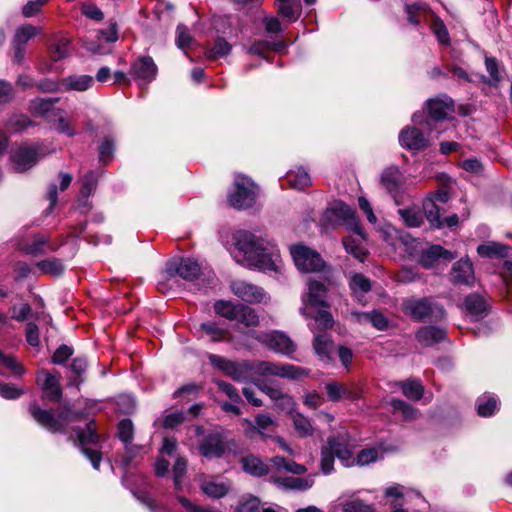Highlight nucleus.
Segmentation results:
<instances>
[{"label":"nucleus","instance_id":"54","mask_svg":"<svg viewBox=\"0 0 512 512\" xmlns=\"http://www.w3.org/2000/svg\"><path fill=\"white\" fill-rule=\"evenodd\" d=\"M343 512H374V507L361 499H352L341 502Z\"/></svg>","mask_w":512,"mask_h":512},{"label":"nucleus","instance_id":"62","mask_svg":"<svg viewBox=\"0 0 512 512\" xmlns=\"http://www.w3.org/2000/svg\"><path fill=\"white\" fill-rule=\"evenodd\" d=\"M72 354H73L72 347L63 344L56 349V351L54 352V354L52 356L51 361L53 364L62 365L68 360L69 357L72 356Z\"/></svg>","mask_w":512,"mask_h":512},{"label":"nucleus","instance_id":"25","mask_svg":"<svg viewBox=\"0 0 512 512\" xmlns=\"http://www.w3.org/2000/svg\"><path fill=\"white\" fill-rule=\"evenodd\" d=\"M241 462L243 470L253 476L261 477L273 471L271 463L266 464L262 459L254 455L244 457Z\"/></svg>","mask_w":512,"mask_h":512},{"label":"nucleus","instance_id":"57","mask_svg":"<svg viewBox=\"0 0 512 512\" xmlns=\"http://www.w3.org/2000/svg\"><path fill=\"white\" fill-rule=\"evenodd\" d=\"M379 457V452L376 448H366L361 450L356 458H353L354 464L359 466L368 465L375 462Z\"/></svg>","mask_w":512,"mask_h":512},{"label":"nucleus","instance_id":"4","mask_svg":"<svg viewBox=\"0 0 512 512\" xmlns=\"http://www.w3.org/2000/svg\"><path fill=\"white\" fill-rule=\"evenodd\" d=\"M403 312L415 321H440L445 309L431 297L408 298L402 303Z\"/></svg>","mask_w":512,"mask_h":512},{"label":"nucleus","instance_id":"45","mask_svg":"<svg viewBox=\"0 0 512 512\" xmlns=\"http://www.w3.org/2000/svg\"><path fill=\"white\" fill-rule=\"evenodd\" d=\"M2 367L11 371L14 376H21L25 373L23 366L11 355H5L0 351V375H4Z\"/></svg>","mask_w":512,"mask_h":512},{"label":"nucleus","instance_id":"5","mask_svg":"<svg viewBox=\"0 0 512 512\" xmlns=\"http://www.w3.org/2000/svg\"><path fill=\"white\" fill-rule=\"evenodd\" d=\"M308 373L301 367L292 364H277L269 361L250 362V378L257 377H280L289 379H298L307 376Z\"/></svg>","mask_w":512,"mask_h":512},{"label":"nucleus","instance_id":"17","mask_svg":"<svg viewBox=\"0 0 512 512\" xmlns=\"http://www.w3.org/2000/svg\"><path fill=\"white\" fill-rule=\"evenodd\" d=\"M11 160L16 171L24 172L37 162V149L35 147H20L12 154Z\"/></svg>","mask_w":512,"mask_h":512},{"label":"nucleus","instance_id":"29","mask_svg":"<svg viewBox=\"0 0 512 512\" xmlns=\"http://www.w3.org/2000/svg\"><path fill=\"white\" fill-rule=\"evenodd\" d=\"M94 83V79L89 75H74L66 77L62 80L61 86L65 91L75 90V91H86L89 89Z\"/></svg>","mask_w":512,"mask_h":512},{"label":"nucleus","instance_id":"31","mask_svg":"<svg viewBox=\"0 0 512 512\" xmlns=\"http://www.w3.org/2000/svg\"><path fill=\"white\" fill-rule=\"evenodd\" d=\"M352 316L355 317L359 323L370 322L379 330H384L388 326L386 317L377 311L353 312Z\"/></svg>","mask_w":512,"mask_h":512},{"label":"nucleus","instance_id":"14","mask_svg":"<svg viewBox=\"0 0 512 512\" xmlns=\"http://www.w3.org/2000/svg\"><path fill=\"white\" fill-rule=\"evenodd\" d=\"M231 290L237 297L248 303H261L266 299L262 288L243 280L233 281Z\"/></svg>","mask_w":512,"mask_h":512},{"label":"nucleus","instance_id":"2","mask_svg":"<svg viewBox=\"0 0 512 512\" xmlns=\"http://www.w3.org/2000/svg\"><path fill=\"white\" fill-rule=\"evenodd\" d=\"M326 215L331 217L336 223L345 225L350 232L358 236L357 239L352 236L345 237L343 245L347 253L363 262L367 255L365 247L361 244V241L365 240V234L360 226L356 212L350 206L339 202L329 208L326 211Z\"/></svg>","mask_w":512,"mask_h":512},{"label":"nucleus","instance_id":"46","mask_svg":"<svg viewBox=\"0 0 512 512\" xmlns=\"http://www.w3.org/2000/svg\"><path fill=\"white\" fill-rule=\"evenodd\" d=\"M39 33V28L30 24L23 25L16 30L13 42L14 44L24 46L31 38H33Z\"/></svg>","mask_w":512,"mask_h":512},{"label":"nucleus","instance_id":"6","mask_svg":"<svg viewBox=\"0 0 512 512\" xmlns=\"http://www.w3.org/2000/svg\"><path fill=\"white\" fill-rule=\"evenodd\" d=\"M257 192V186L250 179L237 176L235 190L228 195V201L231 206L237 209L250 208L256 202Z\"/></svg>","mask_w":512,"mask_h":512},{"label":"nucleus","instance_id":"39","mask_svg":"<svg viewBox=\"0 0 512 512\" xmlns=\"http://www.w3.org/2000/svg\"><path fill=\"white\" fill-rule=\"evenodd\" d=\"M293 425L297 434L302 438H307L314 434V427L310 419L301 413L293 415Z\"/></svg>","mask_w":512,"mask_h":512},{"label":"nucleus","instance_id":"41","mask_svg":"<svg viewBox=\"0 0 512 512\" xmlns=\"http://www.w3.org/2000/svg\"><path fill=\"white\" fill-rule=\"evenodd\" d=\"M227 376L238 382H245L250 379V362L240 361L233 362Z\"/></svg>","mask_w":512,"mask_h":512},{"label":"nucleus","instance_id":"27","mask_svg":"<svg viewBox=\"0 0 512 512\" xmlns=\"http://www.w3.org/2000/svg\"><path fill=\"white\" fill-rule=\"evenodd\" d=\"M271 468L275 472H289L295 475L304 474L307 469L304 465L298 464L293 460H288L281 456H275L270 459Z\"/></svg>","mask_w":512,"mask_h":512},{"label":"nucleus","instance_id":"56","mask_svg":"<svg viewBox=\"0 0 512 512\" xmlns=\"http://www.w3.org/2000/svg\"><path fill=\"white\" fill-rule=\"evenodd\" d=\"M246 423L251 426L252 431H257L261 435H264V431L274 425L273 419L268 414H258L255 417V426L250 421H246Z\"/></svg>","mask_w":512,"mask_h":512},{"label":"nucleus","instance_id":"9","mask_svg":"<svg viewBox=\"0 0 512 512\" xmlns=\"http://www.w3.org/2000/svg\"><path fill=\"white\" fill-rule=\"evenodd\" d=\"M307 292L302 296L303 306L300 308V313L306 318H311L312 315L308 312V308H328L329 303L327 300L328 287L324 282L309 280L307 284Z\"/></svg>","mask_w":512,"mask_h":512},{"label":"nucleus","instance_id":"51","mask_svg":"<svg viewBox=\"0 0 512 512\" xmlns=\"http://www.w3.org/2000/svg\"><path fill=\"white\" fill-rule=\"evenodd\" d=\"M394 411L401 412L405 420H414L418 416V410L400 399H392L390 402Z\"/></svg>","mask_w":512,"mask_h":512},{"label":"nucleus","instance_id":"59","mask_svg":"<svg viewBox=\"0 0 512 512\" xmlns=\"http://www.w3.org/2000/svg\"><path fill=\"white\" fill-rule=\"evenodd\" d=\"M37 267L46 274L59 275L63 272V265L58 259H47L37 263Z\"/></svg>","mask_w":512,"mask_h":512},{"label":"nucleus","instance_id":"36","mask_svg":"<svg viewBox=\"0 0 512 512\" xmlns=\"http://www.w3.org/2000/svg\"><path fill=\"white\" fill-rule=\"evenodd\" d=\"M464 307L471 317H479L486 311V302L483 297L471 294L465 298Z\"/></svg>","mask_w":512,"mask_h":512},{"label":"nucleus","instance_id":"28","mask_svg":"<svg viewBox=\"0 0 512 512\" xmlns=\"http://www.w3.org/2000/svg\"><path fill=\"white\" fill-rule=\"evenodd\" d=\"M380 182L390 194L395 195L402 184V175L398 168L390 167L383 171Z\"/></svg>","mask_w":512,"mask_h":512},{"label":"nucleus","instance_id":"35","mask_svg":"<svg viewBox=\"0 0 512 512\" xmlns=\"http://www.w3.org/2000/svg\"><path fill=\"white\" fill-rule=\"evenodd\" d=\"M22 249L32 256H40L50 250H54L55 247L48 242L47 237L38 235L33 239L31 244L23 247Z\"/></svg>","mask_w":512,"mask_h":512},{"label":"nucleus","instance_id":"16","mask_svg":"<svg viewBox=\"0 0 512 512\" xmlns=\"http://www.w3.org/2000/svg\"><path fill=\"white\" fill-rule=\"evenodd\" d=\"M130 73L135 79L148 83L155 78L157 66L151 57L143 56L133 62Z\"/></svg>","mask_w":512,"mask_h":512},{"label":"nucleus","instance_id":"13","mask_svg":"<svg viewBox=\"0 0 512 512\" xmlns=\"http://www.w3.org/2000/svg\"><path fill=\"white\" fill-rule=\"evenodd\" d=\"M226 449V442L221 433H210L199 444V453L208 459L222 457Z\"/></svg>","mask_w":512,"mask_h":512},{"label":"nucleus","instance_id":"58","mask_svg":"<svg viewBox=\"0 0 512 512\" xmlns=\"http://www.w3.org/2000/svg\"><path fill=\"white\" fill-rule=\"evenodd\" d=\"M187 460L183 457H178L173 466V479L176 490H181L182 478L186 474Z\"/></svg>","mask_w":512,"mask_h":512},{"label":"nucleus","instance_id":"43","mask_svg":"<svg viewBox=\"0 0 512 512\" xmlns=\"http://www.w3.org/2000/svg\"><path fill=\"white\" fill-rule=\"evenodd\" d=\"M423 210L424 213L430 222V224L434 227L443 226V222L440 216V208L436 205L433 199H426L423 202Z\"/></svg>","mask_w":512,"mask_h":512},{"label":"nucleus","instance_id":"61","mask_svg":"<svg viewBox=\"0 0 512 512\" xmlns=\"http://www.w3.org/2000/svg\"><path fill=\"white\" fill-rule=\"evenodd\" d=\"M254 383L263 393L275 402L279 401L284 394L279 388L270 386L260 379H255Z\"/></svg>","mask_w":512,"mask_h":512},{"label":"nucleus","instance_id":"60","mask_svg":"<svg viewBox=\"0 0 512 512\" xmlns=\"http://www.w3.org/2000/svg\"><path fill=\"white\" fill-rule=\"evenodd\" d=\"M97 178L94 172H88L82 179L80 193L83 197H89L96 189Z\"/></svg>","mask_w":512,"mask_h":512},{"label":"nucleus","instance_id":"44","mask_svg":"<svg viewBox=\"0 0 512 512\" xmlns=\"http://www.w3.org/2000/svg\"><path fill=\"white\" fill-rule=\"evenodd\" d=\"M350 288L355 296L367 293L371 290V281L362 274L356 273L350 279Z\"/></svg>","mask_w":512,"mask_h":512},{"label":"nucleus","instance_id":"3","mask_svg":"<svg viewBox=\"0 0 512 512\" xmlns=\"http://www.w3.org/2000/svg\"><path fill=\"white\" fill-rule=\"evenodd\" d=\"M320 456V469L325 475L332 473L334 470L335 457L345 467L353 466V451L348 433L344 431L329 436L326 443L321 447Z\"/></svg>","mask_w":512,"mask_h":512},{"label":"nucleus","instance_id":"7","mask_svg":"<svg viewBox=\"0 0 512 512\" xmlns=\"http://www.w3.org/2000/svg\"><path fill=\"white\" fill-rule=\"evenodd\" d=\"M291 256L296 267L303 272H319L325 267V262L321 255L311 248L297 244L290 248Z\"/></svg>","mask_w":512,"mask_h":512},{"label":"nucleus","instance_id":"1","mask_svg":"<svg viewBox=\"0 0 512 512\" xmlns=\"http://www.w3.org/2000/svg\"><path fill=\"white\" fill-rule=\"evenodd\" d=\"M234 240V258L238 263L264 271L277 270L280 255L275 245L248 231H238Z\"/></svg>","mask_w":512,"mask_h":512},{"label":"nucleus","instance_id":"30","mask_svg":"<svg viewBox=\"0 0 512 512\" xmlns=\"http://www.w3.org/2000/svg\"><path fill=\"white\" fill-rule=\"evenodd\" d=\"M510 247L498 242H488L479 245L477 252L481 257L486 258H506L508 257Z\"/></svg>","mask_w":512,"mask_h":512},{"label":"nucleus","instance_id":"26","mask_svg":"<svg viewBox=\"0 0 512 512\" xmlns=\"http://www.w3.org/2000/svg\"><path fill=\"white\" fill-rule=\"evenodd\" d=\"M333 347L334 343L329 335L319 334L315 336L313 348L322 361L327 363L332 361Z\"/></svg>","mask_w":512,"mask_h":512},{"label":"nucleus","instance_id":"15","mask_svg":"<svg viewBox=\"0 0 512 512\" xmlns=\"http://www.w3.org/2000/svg\"><path fill=\"white\" fill-rule=\"evenodd\" d=\"M399 143L408 150H422L429 144L428 138L416 127H406L399 134Z\"/></svg>","mask_w":512,"mask_h":512},{"label":"nucleus","instance_id":"20","mask_svg":"<svg viewBox=\"0 0 512 512\" xmlns=\"http://www.w3.org/2000/svg\"><path fill=\"white\" fill-rule=\"evenodd\" d=\"M451 281L454 284L471 285L474 282V271L472 263L466 260H460L453 265L451 271Z\"/></svg>","mask_w":512,"mask_h":512},{"label":"nucleus","instance_id":"19","mask_svg":"<svg viewBox=\"0 0 512 512\" xmlns=\"http://www.w3.org/2000/svg\"><path fill=\"white\" fill-rule=\"evenodd\" d=\"M429 116L432 120L440 121L445 119L454 110V103L451 98L444 96L427 101Z\"/></svg>","mask_w":512,"mask_h":512},{"label":"nucleus","instance_id":"42","mask_svg":"<svg viewBox=\"0 0 512 512\" xmlns=\"http://www.w3.org/2000/svg\"><path fill=\"white\" fill-rule=\"evenodd\" d=\"M50 58L60 61L70 55V42L67 38H60L49 48Z\"/></svg>","mask_w":512,"mask_h":512},{"label":"nucleus","instance_id":"49","mask_svg":"<svg viewBox=\"0 0 512 512\" xmlns=\"http://www.w3.org/2000/svg\"><path fill=\"white\" fill-rule=\"evenodd\" d=\"M201 329L211 337L213 342H220L227 339L229 334L227 329L219 327L215 322H206L200 325Z\"/></svg>","mask_w":512,"mask_h":512},{"label":"nucleus","instance_id":"24","mask_svg":"<svg viewBox=\"0 0 512 512\" xmlns=\"http://www.w3.org/2000/svg\"><path fill=\"white\" fill-rule=\"evenodd\" d=\"M58 98H36L30 102L29 110L37 117L50 119V115H57L54 104L58 102Z\"/></svg>","mask_w":512,"mask_h":512},{"label":"nucleus","instance_id":"23","mask_svg":"<svg viewBox=\"0 0 512 512\" xmlns=\"http://www.w3.org/2000/svg\"><path fill=\"white\" fill-rule=\"evenodd\" d=\"M325 390L328 398L333 402H338L342 399L354 400L357 398L356 392L347 384L331 381L326 383Z\"/></svg>","mask_w":512,"mask_h":512},{"label":"nucleus","instance_id":"33","mask_svg":"<svg viewBox=\"0 0 512 512\" xmlns=\"http://www.w3.org/2000/svg\"><path fill=\"white\" fill-rule=\"evenodd\" d=\"M286 181L291 187L298 190H304L311 183L310 176L302 168L287 172Z\"/></svg>","mask_w":512,"mask_h":512},{"label":"nucleus","instance_id":"37","mask_svg":"<svg viewBox=\"0 0 512 512\" xmlns=\"http://www.w3.org/2000/svg\"><path fill=\"white\" fill-rule=\"evenodd\" d=\"M400 387L402 389L403 394L411 400L418 401L422 398L424 393V386L421 381L417 379H408L406 381L401 382Z\"/></svg>","mask_w":512,"mask_h":512},{"label":"nucleus","instance_id":"64","mask_svg":"<svg viewBox=\"0 0 512 512\" xmlns=\"http://www.w3.org/2000/svg\"><path fill=\"white\" fill-rule=\"evenodd\" d=\"M260 501L258 498L250 496L240 501L237 512H258Z\"/></svg>","mask_w":512,"mask_h":512},{"label":"nucleus","instance_id":"34","mask_svg":"<svg viewBox=\"0 0 512 512\" xmlns=\"http://www.w3.org/2000/svg\"><path fill=\"white\" fill-rule=\"evenodd\" d=\"M279 13L290 22H295L300 15L298 0H276Z\"/></svg>","mask_w":512,"mask_h":512},{"label":"nucleus","instance_id":"21","mask_svg":"<svg viewBox=\"0 0 512 512\" xmlns=\"http://www.w3.org/2000/svg\"><path fill=\"white\" fill-rule=\"evenodd\" d=\"M456 257L457 255L451 251L446 250L439 245H433L422 253L420 263L425 268H432L441 258L450 261Z\"/></svg>","mask_w":512,"mask_h":512},{"label":"nucleus","instance_id":"18","mask_svg":"<svg viewBox=\"0 0 512 512\" xmlns=\"http://www.w3.org/2000/svg\"><path fill=\"white\" fill-rule=\"evenodd\" d=\"M29 412L33 419L51 432H59L63 430L62 423L54 417L51 411L39 408L36 403L29 406Z\"/></svg>","mask_w":512,"mask_h":512},{"label":"nucleus","instance_id":"50","mask_svg":"<svg viewBox=\"0 0 512 512\" xmlns=\"http://www.w3.org/2000/svg\"><path fill=\"white\" fill-rule=\"evenodd\" d=\"M231 51V45L223 38H217L212 48L206 52L209 59L216 60L228 55Z\"/></svg>","mask_w":512,"mask_h":512},{"label":"nucleus","instance_id":"11","mask_svg":"<svg viewBox=\"0 0 512 512\" xmlns=\"http://www.w3.org/2000/svg\"><path fill=\"white\" fill-rule=\"evenodd\" d=\"M79 445L82 453L90 460L94 469L98 470L101 462V453L98 450L87 447L88 444H96L99 441V435L96 432L94 422L87 424L86 428L78 434Z\"/></svg>","mask_w":512,"mask_h":512},{"label":"nucleus","instance_id":"22","mask_svg":"<svg viewBox=\"0 0 512 512\" xmlns=\"http://www.w3.org/2000/svg\"><path fill=\"white\" fill-rule=\"evenodd\" d=\"M446 337V330L436 326L421 327L416 333L417 341L425 347L432 346Z\"/></svg>","mask_w":512,"mask_h":512},{"label":"nucleus","instance_id":"32","mask_svg":"<svg viewBox=\"0 0 512 512\" xmlns=\"http://www.w3.org/2000/svg\"><path fill=\"white\" fill-rule=\"evenodd\" d=\"M200 488L204 494L212 498H221L225 496L229 490V484L225 482H216L213 480H205L200 484Z\"/></svg>","mask_w":512,"mask_h":512},{"label":"nucleus","instance_id":"10","mask_svg":"<svg viewBox=\"0 0 512 512\" xmlns=\"http://www.w3.org/2000/svg\"><path fill=\"white\" fill-rule=\"evenodd\" d=\"M61 375L57 371L41 370L37 373L36 382L43 391V397L51 402H59L62 398L60 387Z\"/></svg>","mask_w":512,"mask_h":512},{"label":"nucleus","instance_id":"52","mask_svg":"<svg viewBox=\"0 0 512 512\" xmlns=\"http://www.w3.org/2000/svg\"><path fill=\"white\" fill-rule=\"evenodd\" d=\"M497 408V399L493 396H483L478 399L477 412L482 417L491 416Z\"/></svg>","mask_w":512,"mask_h":512},{"label":"nucleus","instance_id":"55","mask_svg":"<svg viewBox=\"0 0 512 512\" xmlns=\"http://www.w3.org/2000/svg\"><path fill=\"white\" fill-rule=\"evenodd\" d=\"M118 437L125 444H131L134 435V426L131 420L123 419L118 424Z\"/></svg>","mask_w":512,"mask_h":512},{"label":"nucleus","instance_id":"53","mask_svg":"<svg viewBox=\"0 0 512 512\" xmlns=\"http://www.w3.org/2000/svg\"><path fill=\"white\" fill-rule=\"evenodd\" d=\"M398 212L408 227H419L423 222L422 213L416 209H400Z\"/></svg>","mask_w":512,"mask_h":512},{"label":"nucleus","instance_id":"40","mask_svg":"<svg viewBox=\"0 0 512 512\" xmlns=\"http://www.w3.org/2000/svg\"><path fill=\"white\" fill-rule=\"evenodd\" d=\"M275 482L285 488L295 489L304 491L312 487L313 480L311 478H295V477H286V478H277Z\"/></svg>","mask_w":512,"mask_h":512},{"label":"nucleus","instance_id":"38","mask_svg":"<svg viewBox=\"0 0 512 512\" xmlns=\"http://www.w3.org/2000/svg\"><path fill=\"white\" fill-rule=\"evenodd\" d=\"M233 321L243 324L245 327H255L259 324V317L250 307L239 304L236 319Z\"/></svg>","mask_w":512,"mask_h":512},{"label":"nucleus","instance_id":"12","mask_svg":"<svg viewBox=\"0 0 512 512\" xmlns=\"http://www.w3.org/2000/svg\"><path fill=\"white\" fill-rule=\"evenodd\" d=\"M257 339L269 349L287 356H291L296 350L293 341L286 334L279 331L261 334Z\"/></svg>","mask_w":512,"mask_h":512},{"label":"nucleus","instance_id":"47","mask_svg":"<svg viewBox=\"0 0 512 512\" xmlns=\"http://www.w3.org/2000/svg\"><path fill=\"white\" fill-rule=\"evenodd\" d=\"M239 304H233L229 301L219 300L214 304V311L216 314L233 321L236 319Z\"/></svg>","mask_w":512,"mask_h":512},{"label":"nucleus","instance_id":"63","mask_svg":"<svg viewBox=\"0 0 512 512\" xmlns=\"http://www.w3.org/2000/svg\"><path fill=\"white\" fill-rule=\"evenodd\" d=\"M177 499L188 512H222L213 507L196 505L184 496H177Z\"/></svg>","mask_w":512,"mask_h":512},{"label":"nucleus","instance_id":"48","mask_svg":"<svg viewBox=\"0 0 512 512\" xmlns=\"http://www.w3.org/2000/svg\"><path fill=\"white\" fill-rule=\"evenodd\" d=\"M87 368V360L84 357H76L72 360L70 365V369L72 372L76 374V377L69 380V386H76L79 389V386L83 382L81 378L82 374L86 371Z\"/></svg>","mask_w":512,"mask_h":512},{"label":"nucleus","instance_id":"8","mask_svg":"<svg viewBox=\"0 0 512 512\" xmlns=\"http://www.w3.org/2000/svg\"><path fill=\"white\" fill-rule=\"evenodd\" d=\"M200 273L201 267L196 260L191 258H181L168 261L162 276L166 281L173 280L176 276L187 281H193L198 278Z\"/></svg>","mask_w":512,"mask_h":512}]
</instances>
